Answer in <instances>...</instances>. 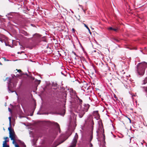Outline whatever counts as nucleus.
<instances>
[{"instance_id":"obj_30","label":"nucleus","mask_w":147,"mask_h":147,"mask_svg":"<svg viewBox=\"0 0 147 147\" xmlns=\"http://www.w3.org/2000/svg\"><path fill=\"white\" fill-rule=\"evenodd\" d=\"M15 147H19L18 145L17 144H15Z\"/></svg>"},{"instance_id":"obj_13","label":"nucleus","mask_w":147,"mask_h":147,"mask_svg":"<svg viewBox=\"0 0 147 147\" xmlns=\"http://www.w3.org/2000/svg\"><path fill=\"white\" fill-rule=\"evenodd\" d=\"M90 123H91V125H92L91 128H92V129H93V125L94 124V123L93 121L92 120L91 121Z\"/></svg>"},{"instance_id":"obj_35","label":"nucleus","mask_w":147,"mask_h":147,"mask_svg":"<svg viewBox=\"0 0 147 147\" xmlns=\"http://www.w3.org/2000/svg\"><path fill=\"white\" fill-rule=\"evenodd\" d=\"M8 110H9V112H11V110L9 108H8Z\"/></svg>"},{"instance_id":"obj_20","label":"nucleus","mask_w":147,"mask_h":147,"mask_svg":"<svg viewBox=\"0 0 147 147\" xmlns=\"http://www.w3.org/2000/svg\"><path fill=\"white\" fill-rule=\"evenodd\" d=\"M12 140H13V144H14L15 145V144H17L16 143V142L15 141L14 137H13V139Z\"/></svg>"},{"instance_id":"obj_10","label":"nucleus","mask_w":147,"mask_h":147,"mask_svg":"<svg viewBox=\"0 0 147 147\" xmlns=\"http://www.w3.org/2000/svg\"><path fill=\"white\" fill-rule=\"evenodd\" d=\"M112 40L113 42H119V40L116 38H113L112 39Z\"/></svg>"},{"instance_id":"obj_34","label":"nucleus","mask_w":147,"mask_h":147,"mask_svg":"<svg viewBox=\"0 0 147 147\" xmlns=\"http://www.w3.org/2000/svg\"><path fill=\"white\" fill-rule=\"evenodd\" d=\"M117 29H116L114 28L113 29V30L116 31H117Z\"/></svg>"},{"instance_id":"obj_41","label":"nucleus","mask_w":147,"mask_h":147,"mask_svg":"<svg viewBox=\"0 0 147 147\" xmlns=\"http://www.w3.org/2000/svg\"><path fill=\"white\" fill-rule=\"evenodd\" d=\"M74 53L75 55H76V54L75 53Z\"/></svg>"},{"instance_id":"obj_29","label":"nucleus","mask_w":147,"mask_h":147,"mask_svg":"<svg viewBox=\"0 0 147 147\" xmlns=\"http://www.w3.org/2000/svg\"><path fill=\"white\" fill-rule=\"evenodd\" d=\"M63 141H62V142H60V143H59V144H57L55 146V147H56L57 146H58V145H59V144H61V143H62L63 142Z\"/></svg>"},{"instance_id":"obj_11","label":"nucleus","mask_w":147,"mask_h":147,"mask_svg":"<svg viewBox=\"0 0 147 147\" xmlns=\"http://www.w3.org/2000/svg\"><path fill=\"white\" fill-rule=\"evenodd\" d=\"M16 70H17V71L20 74V76L23 75L22 72L20 70L16 69Z\"/></svg>"},{"instance_id":"obj_27","label":"nucleus","mask_w":147,"mask_h":147,"mask_svg":"<svg viewBox=\"0 0 147 147\" xmlns=\"http://www.w3.org/2000/svg\"><path fill=\"white\" fill-rule=\"evenodd\" d=\"M11 76L13 78H14V77H16V76L13 74H11Z\"/></svg>"},{"instance_id":"obj_42","label":"nucleus","mask_w":147,"mask_h":147,"mask_svg":"<svg viewBox=\"0 0 147 147\" xmlns=\"http://www.w3.org/2000/svg\"><path fill=\"white\" fill-rule=\"evenodd\" d=\"M103 137H104V138L105 137V135L104 134L103 135Z\"/></svg>"},{"instance_id":"obj_26","label":"nucleus","mask_w":147,"mask_h":147,"mask_svg":"<svg viewBox=\"0 0 147 147\" xmlns=\"http://www.w3.org/2000/svg\"><path fill=\"white\" fill-rule=\"evenodd\" d=\"M89 146L90 147H92L93 146V145L91 143H90L89 144Z\"/></svg>"},{"instance_id":"obj_47","label":"nucleus","mask_w":147,"mask_h":147,"mask_svg":"<svg viewBox=\"0 0 147 147\" xmlns=\"http://www.w3.org/2000/svg\"><path fill=\"white\" fill-rule=\"evenodd\" d=\"M92 28V29H93V28Z\"/></svg>"},{"instance_id":"obj_2","label":"nucleus","mask_w":147,"mask_h":147,"mask_svg":"<svg viewBox=\"0 0 147 147\" xmlns=\"http://www.w3.org/2000/svg\"><path fill=\"white\" fill-rule=\"evenodd\" d=\"M6 79L7 81V83H8V91L9 93H12L13 92L15 91H13V90H14V89L15 88L16 85L15 83H12L11 82V79L10 78H6ZM15 92L18 95L17 93L16 92Z\"/></svg>"},{"instance_id":"obj_14","label":"nucleus","mask_w":147,"mask_h":147,"mask_svg":"<svg viewBox=\"0 0 147 147\" xmlns=\"http://www.w3.org/2000/svg\"><path fill=\"white\" fill-rule=\"evenodd\" d=\"M0 41L2 43L5 42L6 45H7L6 43L5 42V41L4 39H2L1 38H0Z\"/></svg>"},{"instance_id":"obj_46","label":"nucleus","mask_w":147,"mask_h":147,"mask_svg":"<svg viewBox=\"0 0 147 147\" xmlns=\"http://www.w3.org/2000/svg\"><path fill=\"white\" fill-rule=\"evenodd\" d=\"M19 45H20V43H19Z\"/></svg>"},{"instance_id":"obj_7","label":"nucleus","mask_w":147,"mask_h":147,"mask_svg":"<svg viewBox=\"0 0 147 147\" xmlns=\"http://www.w3.org/2000/svg\"><path fill=\"white\" fill-rule=\"evenodd\" d=\"M53 125L55 126L57 128V129H59L60 130V129L59 127V126L58 124L57 123L54 122L53 124Z\"/></svg>"},{"instance_id":"obj_18","label":"nucleus","mask_w":147,"mask_h":147,"mask_svg":"<svg viewBox=\"0 0 147 147\" xmlns=\"http://www.w3.org/2000/svg\"><path fill=\"white\" fill-rule=\"evenodd\" d=\"M93 113L96 114V115H98V111H94L93 112Z\"/></svg>"},{"instance_id":"obj_39","label":"nucleus","mask_w":147,"mask_h":147,"mask_svg":"<svg viewBox=\"0 0 147 147\" xmlns=\"http://www.w3.org/2000/svg\"><path fill=\"white\" fill-rule=\"evenodd\" d=\"M132 95V97H133V96H135V95Z\"/></svg>"},{"instance_id":"obj_33","label":"nucleus","mask_w":147,"mask_h":147,"mask_svg":"<svg viewBox=\"0 0 147 147\" xmlns=\"http://www.w3.org/2000/svg\"><path fill=\"white\" fill-rule=\"evenodd\" d=\"M8 138L7 137H5V138H4V139H5V140H7V139H8Z\"/></svg>"},{"instance_id":"obj_44","label":"nucleus","mask_w":147,"mask_h":147,"mask_svg":"<svg viewBox=\"0 0 147 147\" xmlns=\"http://www.w3.org/2000/svg\"><path fill=\"white\" fill-rule=\"evenodd\" d=\"M129 119V120L130 121V122H131V120Z\"/></svg>"},{"instance_id":"obj_16","label":"nucleus","mask_w":147,"mask_h":147,"mask_svg":"<svg viewBox=\"0 0 147 147\" xmlns=\"http://www.w3.org/2000/svg\"><path fill=\"white\" fill-rule=\"evenodd\" d=\"M61 74L64 76H66V72L65 71H61Z\"/></svg>"},{"instance_id":"obj_19","label":"nucleus","mask_w":147,"mask_h":147,"mask_svg":"<svg viewBox=\"0 0 147 147\" xmlns=\"http://www.w3.org/2000/svg\"><path fill=\"white\" fill-rule=\"evenodd\" d=\"M113 29H114V28H113L112 27H109L108 28V30H113Z\"/></svg>"},{"instance_id":"obj_37","label":"nucleus","mask_w":147,"mask_h":147,"mask_svg":"<svg viewBox=\"0 0 147 147\" xmlns=\"http://www.w3.org/2000/svg\"><path fill=\"white\" fill-rule=\"evenodd\" d=\"M31 25L32 26H35L32 24H31Z\"/></svg>"},{"instance_id":"obj_36","label":"nucleus","mask_w":147,"mask_h":147,"mask_svg":"<svg viewBox=\"0 0 147 147\" xmlns=\"http://www.w3.org/2000/svg\"><path fill=\"white\" fill-rule=\"evenodd\" d=\"M70 11H71V12L72 13H74V12L71 10V9H70Z\"/></svg>"},{"instance_id":"obj_6","label":"nucleus","mask_w":147,"mask_h":147,"mask_svg":"<svg viewBox=\"0 0 147 147\" xmlns=\"http://www.w3.org/2000/svg\"><path fill=\"white\" fill-rule=\"evenodd\" d=\"M8 140H5L3 141V147H9V145H7L6 143V142H8Z\"/></svg>"},{"instance_id":"obj_49","label":"nucleus","mask_w":147,"mask_h":147,"mask_svg":"<svg viewBox=\"0 0 147 147\" xmlns=\"http://www.w3.org/2000/svg\"><path fill=\"white\" fill-rule=\"evenodd\" d=\"M141 144H143L142 143V142H141Z\"/></svg>"},{"instance_id":"obj_12","label":"nucleus","mask_w":147,"mask_h":147,"mask_svg":"<svg viewBox=\"0 0 147 147\" xmlns=\"http://www.w3.org/2000/svg\"><path fill=\"white\" fill-rule=\"evenodd\" d=\"M19 142H20V143L22 145L23 147H26V145L23 142H22L21 140H19Z\"/></svg>"},{"instance_id":"obj_23","label":"nucleus","mask_w":147,"mask_h":147,"mask_svg":"<svg viewBox=\"0 0 147 147\" xmlns=\"http://www.w3.org/2000/svg\"><path fill=\"white\" fill-rule=\"evenodd\" d=\"M3 59L5 61H9L5 57H3Z\"/></svg>"},{"instance_id":"obj_21","label":"nucleus","mask_w":147,"mask_h":147,"mask_svg":"<svg viewBox=\"0 0 147 147\" xmlns=\"http://www.w3.org/2000/svg\"><path fill=\"white\" fill-rule=\"evenodd\" d=\"M9 126H11V117H9Z\"/></svg>"},{"instance_id":"obj_15","label":"nucleus","mask_w":147,"mask_h":147,"mask_svg":"<svg viewBox=\"0 0 147 147\" xmlns=\"http://www.w3.org/2000/svg\"><path fill=\"white\" fill-rule=\"evenodd\" d=\"M84 26L87 28V29H88V30L89 33L90 34H91V31H90V30L89 28L88 27V26L85 24H84Z\"/></svg>"},{"instance_id":"obj_24","label":"nucleus","mask_w":147,"mask_h":147,"mask_svg":"<svg viewBox=\"0 0 147 147\" xmlns=\"http://www.w3.org/2000/svg\"><path fill=\"white\" fill-rule=\"evenodd\" d=\"M21 76L20 75V74H16V77H19V76Z\"/></svg>"},{"instance_id":"obj_31","label":"nucleus","mask_w":147,"mask_h":147,"mask_svg":"<svg viewBox=\"0 0 147 147\" xmlns=\"http://www.w3.org/2000/svg\"><path fill=\"white\" fill-rule=\"evenodd\" d=\"M86 9H83V10H82L83 11H84L85 13H86Z\"/></svg>"},{"instance_id":"obj_1","label":"nucleus","mask_w":147,"mask_h":147,"mask_svg":"<svg viewBox=\"0 0 147 147\" xmlns=\"http://www.w3.org/2000/svg\"><path fill=\"white\" fill-rule=\"evenodd\" d=\"M68 90L71 96V99L70 102L72 107L78 113L79 117L81 118L85 113L88 111L90 105L88 104H85L83 106H82V100L77 96L76 91L71 88H68Z\"/></svg>"},{"instance_id":"obj_48","label":"nucleus","mask_w":147,"mask_h":147,"mask_svg":"<svg viewBox=\"0 0 147 147\" xmlns=\"http://www.w3.org/2000/svg\"><path fill=\"white\" fill-rule=\"evenodd\" d=\"M114 97H115V98H116V96H114Z\"/></svg>"},{"instance_id":"obj_32","label":"nucleus","mask_w":147,"mask_h":147,"mask_svg":"<svg viewBox=\"0 0 147 147\" xmlns=\"http://www.w3.org/2000/svg\"><path fill=\"white\" fill-rule=\"evenodd\" d=\"M23 74L26 75L27 76H28V74L27 73H24V74L23 73Z\"/></svg>"},{"instance_id":"obj_25","label":"nucleus","mask_w":147,"mask_h":147,"mask_svg":"<svg viewBox=\"0 0 147 147\" xmlns=\"http://www.w3.org/2000/svg\"><path fill=\"white\" fill-rule=\"evenodd\" d=\"M145 90L146 92L147 93V86L146 87H144Z\"/></svg>"},{"instance_id":"obj_17","label":"nucleus","mask_w":147,"mask_h":147,"mask_svg":"<svg viewBox=\"0 0 147 147\" xmlns=\"http://www.w3.org/2000/svg\"><path fill=\"white\" fill-rule=\"evenodd\" d=\"M23 34L26 36H28L29 35V34L26 31H24L23 33Z\"/></svg>"},{"instance_id":"obj_8","label":"nucleus","mask_w":147,"mask_h":147,"mask_svg":"<svg viewBox=\"0 0 147 147\" xmlns=\"http://www.w3.org/2000/svg\"><path fill=\"white\" fill-rule=\"evenodd\" d=\"M65 109L64 108H63L62 109V112L60 113V115L62 116H64L65 114Z\"/></svg>"},{"instance_id":"obj_28","label":"nucleus","mask_w":147,"mask_h":147,"mask_svg":"<svg viewBox=\"0 0 147 147\" xmlns=\"http://www.w3.org/2000/svg\"><path fill=\"white\" fill-rule=\"evenodd\" d=\"M92 136H90V142H91V141L92 140Z\"/></svg>"},{"instance_id":"obj_45","label":"nucleus","mask_w":147,"mask_h":147,"mask_svg":"<svg viewBox=\"0 0 147 147\" xmlns=\"http://www.w3.org/2000/svg\"><path fill=\"white\" fill-rule=\"evenodd\" d=\"M40 80H39V83H40Z\"/></svg>"},{"instance_id":"obj_22","label":"nucleus","mask_w":147,"mask_h":147,"mask_svg":"<svg viewBox=\"0 0 147 147\" xmlns=\"http://www.w3.org/2000/svg\"><path fill=\"white\" fill-rule=\"evenodd\" d=\"M79 6H81V8L82 9V10H83V9H84V8H83L84 7L82 5H80L79 4Z\"/></svg>"},{"instance_id":"obj_40","label":"nucleus","mask_w":147,"mask_h":147,"mask_svg":"<svg viewBox=\"0 0 147 147\" xmlns=\"http://www.w3.org/2000/svg\"><path fill=\"white\" fill-rule=\"evenodd\" d=\"M72 30H73V31H74V30H74V28H73V29H72Z\"/></svg>"},{"instance_id":"obj_5","label":"nucleus","mask_w":147,"mask_h":147,"mask_svg":"<svg viewBox=\"0 0 147 147\" xmlns=\"http://www.w3.org/2000/svg\"><path fill=\"white\" fill-rule=\"evenodd\" d=\"M8 129L9 131V137L11 138V140H13V137H14V131L13 130L11 129V126H9V127L8 128Z\"/></svg>"},{"instance_id":"obj_43","label":"nucleus","mask_w":147,"mask_h":147,"mask_svg":"<svg viewBox=\"0 0 147 147\" xmlns=\"http://www.w3.org/2000/svg\"><path fill=\"white\" fill-rule=\"evenodd\" d=\"M18 54H19V53H20V52H18Z\"/></svg>"},{"instance_id":"obj_4","label":"nucleus","mask_w":147,"mask_h":147,"mask_svg":"<svg viewBox=\"0 0 147 147\" xmlns=\"http://www.w3.org/2000/svg\"><path fill=\"white\" fill-rule=\"evenodd\" d=\"M78 136L77 133L75 134V136L73 138L71 144L69 147H75L76 146L77 142Z\"/></svg>"},{"instance_id":"obj_9","label":"nucleus","mask_w":147,"mask_h":147,"mask_svg":"<svg viewBox=\"0 0 147 147\" xmlns=\"http://www.w3.org/2000/svg\"><path fill=\"white\" fill-rule=\"evenodd\" d=\"M147 83V77H146L144 80L142 81V84H145Z\"/></svg>"},{"instance_id":"obj_38","label":"nucleus","mask_w":147,"mask_h":147,"mask_svg":"<svg viewBox=\"0 0 147 147\" xmlns=\"http://www.w3.org/2000/svg\"><path fill=\"white\" fill-rule=\"evenodd\" d=\"M36 34H34L33 35V36H32V37H33V36H34L35 35H36Z\"/></svg>"},{"instance_id":"obj_3","label":"nucleus","mask_w":147,"mask_h":147,"mask_svg":"<svg viewBox=\"0 0 147 147\" xmlns=\"http://www.w3.org/2000/svg\"><path fill=\"white\" fill-rule=\"evenodd\" d=\"M76 117L75 116L71 117L70 116L69 118V123L68 124L69 129H70L71 128L72 129H74L76 126Z\"/></svg>"}]
</instances>
